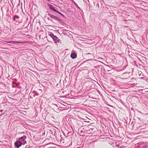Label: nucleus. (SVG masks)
<instances>
[{"label":"nucleus","instance_id":"nucleus-1","mask_svg":"<svg viewBox=\"0 0 148 148\" xmlns=\"http://www.w3.org/2000/svg\"><path fill=\"white\" fill-rule=\"evenodd\" d=\"M49 34L52 38L53 41L55 43H56L57 42H61L60 41H61V40L56 36L54 35L52 33H50Z\"/></svg>","mask_w":148,"mask_h":148},{"label":"nucleus","instance_id":"nucleus-2","mask_svg":"<svg viewBox=\"0 0 148 148\" xmlns=\"http://www.w3.org/2000/svg\"><path fill=\"white\" fill-rule=\"evenodd\" d=\"M27 137L26 136L24 135L19 138L18 139V141L21 143L22 145H24L27 143L26 141L25 140L26 138Z\"/></svg>","mask_w":148,"mask_h":148},{"label":"nucleus","instance_id":"nucleus-3","mask_svg":"<svg viewBox=\"0 0 148 148\" xmlns=\"http://www.w3.org/2000/svg\"><path fill=\"white\" fill-rule=\"evenodd\" d=\"M7 43H14V44H23L25 43V42H19L18 41H6L5 42Z\"/></svg>","mask_w":148,"mask_h":148},{"label":"nucleus","instance_id":"nucleus-4","mask_svg":"<svg viewBox=\"0 0 148 148\" xmlns=\"http://www.w3.org/2000/svg\"><path fill=\"white\" fill-rule=\"evenodd\" d=\"M22 145L21 143L18 140L16 141L14 143V146L16 148H18Z\"/></svg>","mask_w":148,"mask_h":148},{"label":"nucleus","instance_id":"nucleus-5","mask_svg":"<svg viewBox=\"0 0 148 148\" xmlns=\"http://www.w3.org/2000/svg\"><path fill=\"white\" fill-rule=\"evenodd\" d=\"M48 15L50 16L51 18L52 19H53L57 21H58V18H59L58 17L54 16L52 14H50L48 13Z\"/></svg>","mask_w":148,"mask_h":148},{"label":"nucleus","instance_id":"nucleus-6","mask_svg":"<svg viewBox=\"0 0 148 148\" xmlns=\"http://www.w3.org/2000/svg\"><path fill=\"white\" fill-rule=\"evenodd\" d=\"M147 147L145 144L138 145L135 148H147Z\"/></svg>","mask_w":148,"mask_h":148},{"label":"nucleus","instance_id":"nucleus-7","mask_svg":"<svg viewBox=\"0 0 148 148\" xmlns=\"http://www.w3.org/2000/svg\"><path fill=\"white\" fill-rule=\"evenodd\" d=\"M19 18V17L16 15H14L13 19V20L14 21H15L16 22H18V19Z\"/></svg>","mask_w":148,"mask_h":148},{"label":"nucleus","instance_id":"nucleus-8","mask_svg":"<svg viewBox=\"0 0 148 148\" xmlns=\"http://www.w3.org/2000/svg\"><path fill=\"white\" fill-rule=\"evenodd\" d=\"M77 56V54L75 53H72L71 54V57L73 59L75 58Z\"/></svg>","mask_w":148,"mask_h":148},{"label":"nucleus","instance_id":"nucleus-9","mask_svg":"<svg viewBox=\"0 0 148 148\" xmlns=\"http://www.w3.org/2000/svg\"><path fill=\"white\" fill-rule=\"evenodd\" d=\"M49 8L51 9L53 11L55 12H58V11L55 9L54 7L52 5H49Z\"/></svg>","mask_w":148,"mask_h":148},{"label":"nucleus","instance_id":"nucleus-10","mask_svg":"<svg viewBox=\"0 0 148 148\" xmlns=\"http://www.w3.org/2000/svg\"><path fill=\"white\" fill-rule=\"evenodd\" d=\"M58 21L59 23L61 24H62L63 23V21L61 18H59L58 20Z\"/></svg>","mask_w":148,"mask_h":148},{"label":"nucleus","instance_id":"nucleus-11","mask_svg":"<svg viewBox=\"0 0 148 148\" xmlns=\"http://www.w3.org/2000/svg\"><path fill=\"white\" fill-rule=\"evenodd\" d=\"M57 13H58L61 16H64V15L62 14V13H61V12H59V11H58V12H56Z\"/></svg>","mask_w":148,"mask_h":148},{"label":"nucleus","instance_id":"nucleus-12","mask_svg":"<svg viewBox=\"0 0 148 148\" xmlns=\"http://www.w3.org/2000/svg\"><path fill=\"white\" fill-rule=\"evenodd\" d=\"M38 95V94H37L35 95H34V96L35 97L36 95Z\"/></svg>","mask_w":148,"mask_h":148},{"label":"nucleus","instance_id":"nucleus-13","mask_svg":"<svg viewBox=\"0 0 148 148\" xmlns=\"http://www.w3.org/2000/svg\"><path fill=\"white\" fill-rule=\"evenodd\" d=\"M13 84H16V86H17V85L14 82H13Z\"/></svg>","mask_w":148,"mask_h":148},{"label":"nucleus","instance_id":"nucleus-14","mask_svg":"<svg viewBox=\"0 0 148 148\" xmlns=\"http://www.w3.org/2000/svg\"><path fill=\"white\" fill-rule=\"evenodd\" d=\"M3 111V110H1L0 112H2Z\"/></svg>","mask_w":148,"mask_h":148},{"label":"nucleus","instance_id":"nucleus-15","mask_svg":"<svg viewBox=\"0 0 148 148\" xmlns=\"http://www.w3.org/2000/svg\"><path fill=\"white\" fill-rule=\"evenodd\" d=\"M141 74V73L140 74H139V76H140Z\"/></svg>","mask_w":148,"mask_h":148},{"label":"nucleus","instance_id":"nucleus-16","mask_svg":"<svg viewBox=\"0 0 148 148\" xmlns=\"http://www.w3.org/2000/svg\"><path fill=\"white\" fill-rule=\"evenodd\" d=\"M47 1H50V0H47Z\"/></svg>","mask_w":148,"mask_h":148}]
</instances>
